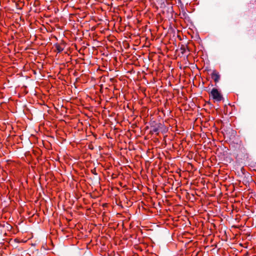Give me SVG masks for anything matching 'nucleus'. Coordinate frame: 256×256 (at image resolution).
<instances>
[{
  "instance_id": "obj_1",
  "label": "nucleus",
  "mask_w": 256,
  "mask_h": 256,
  "mask_svg": "<svg viewBox=\"0 0 256 256\" xmlns=\"http://www.w3.org/2000/svg\"><path fill=\"white\" fill-rule=\"evenodd\" d=\"M150 133L153 134L155 132L156 134H158L160 130L162 128V124L158 123L154 120L150 121Z\"/></svg>"
},
{
  "instance_id": "obj_2",
  "label": "nucleus",
  "mask_w": 256,
  "mask_h": 256,
  "mask_svg": "<svg viewBox=\"0 0 256 256\" xmlns=\"http://www.w3.org/2000/svg\"><path fill=\"white\" fill-rule=\"evenodd\" d=\"M210 94L212 98L216 102H220L223 99V97L222 94L216 88L212 89L210 92Z\"/></svg>"
},
{
  "instance_id": "obj_3",
  "label": "nucleus",
  "mask_w": 256,
  "mask_h": 256,
  "mask_svg": "<svg viewBox=\"0 0 256 256\" xmlns=\"http://www.w3.org/2000/svg\"><path fill=\"white\" fill-rule=\"evenodd\" d=\"M212 78L214 79L216 82H218L220 79V75L216 70H214L212 74Z\"/></svg>"
},
{
  "instance_id": "obj_4",
  "label": "nucleus",
  "mask_w": 256,
  "mask_h": 256,
  "mask_svg": "<svg viewBox=\"0 0 256 256\" xmlns=\"http://www.w3.org/2000/svg\"><path fill=\"white\" fill-rule=\"evenodd\" d=\"M56 48V50L58 51V52H62L64 49V48L62 47L60 44H55Z\"/></svg>"
},
{
  "instance_id": "obj_5",
  "label": "nucleus",
  "mask_w": 256,
  "mask_h": 256,
  "mask_svg": "<svg viewBox=\"0 0 256 256\" xmlns=\"http://www.w3.org/2000/svg\"><path fill=\"white\" fill-rule=\"evenodd\" d=\"M180 50H181V53L182 54H184L186 50V47L182 45V46Z\"/></svg>"
},
{
  "instance_id": "obj_6",
  "label": "nucleus",
  "mask_w": 256,
  "mask_h": 256,
  "mask_svg": "<svg viewBox=\"0 0 256 256\" xmlns=\"http://www.w3.org/2000/svg\"><path fill=\"white\" fill-rule=\"evenodd\" d=\"M91 172H92L94 174L96 175H96H98V174H97V173H96V168H94V169L92 170H91Z\"/></svg>"
},
{
  "instance_id": "obj_7",
  "label": "nucleus",
  "mask_w": 256,
  "mask_h": 256,
  "mask_svg": "<svg viewBox=\"0 0 256 256\" xmlns=\"http://www.w3.org/2000/svg\"><path fill=\"white\" fill-rule=\"evenodd\" d=\"M232 134H236V132L234 130H232Z\"/></svg>"
},
{
  "instance_id": "obj_8",
  "label": "nucleus",
  "mask_w": 256,
  "mask_h": 256,
  "mask_svg": "<svg viewBox=\"0 0 256 256\" xmlns=\"http://www.w3.org/2000/svg\"><path fill=\"white\" fill-rule=\"evenodd\" d=\"M62 44H64V42H62Z\"/></svg>"
}]
</instances>
